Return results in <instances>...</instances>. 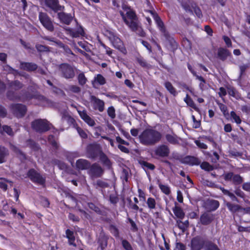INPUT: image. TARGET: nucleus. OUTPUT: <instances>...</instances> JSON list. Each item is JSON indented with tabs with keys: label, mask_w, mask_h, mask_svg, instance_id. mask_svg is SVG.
Masks as SVG:
<instances>
[{
	"label": "nucleus",
	"mask_w": 250,
	"mask_h": 250,
	"mask_svg": "<svg viewBox=\"0 0 250 250\" xmlns=\"http://www.w3.org/2000/svg\"><path fill=\"white\" fill-rule=\"evenodd\" d=\"M7 98L10 101H19L25 102L34 99L35 104L45 106L49 105V101L45 97L41 95H32L22 90L19 93L11 90H8L6 93Z\"/></svg>",
	"instance_id": "nucleus-1"
},
{
	"label": "nucleus",
	"mask_w": 250,
	"mask_h": 250,
	"mask_svg": "<svg viewBox=\"0 0 250 250\" xmlns=\"http://www.w3.org/2000/svg\"><path fill=\"white\" fill-rule=\"evenodd\" d=\"M125 13L121 11L120 14L125 24L132 31L136 32L140 36H145V33L139 26L137 18L135 13L129 8L125 9Z\"/></svg>",
	"instance_id": "nucleus-2"
},
{
	"label": "nucleus",
	"mask_w": 250,
	"mask_h": 250,
	"mask_svg": "<svg viewBox=\"0 0 250 250\" xmlns=\"http://www.w3.org/2000/svg\"><path fill=\"white\" fill-rule=\"evenodd\" d=\"M162 137V133L158 130L148 128L145 129L139 135L140 143L145 146H153L159 142Z\"/></svg>",
	"instance_id": "nucleus-3"
},
{
	"label": "nucleus",
	"mask_w": 250,
	"mask_h": 250,
	"mask_svg": "<svg viewBox=\"0 0 250 250\" xmlns=\"http://www.w3.org/2000/svg\"><path fill=\"white\" fill-rule=\"evenodd\" d=\"M58 70L61 76L66 79H72L75 75L74 67L67 63L60 64Z\"/></svg>",
	"instance_id": "nucleus-4"
},
{
	"label": "nucleus",
	"mask_w": 250,
	"mask_h": 250,
	"mask_svg": "<svg viewBox=\"0 0 250 250\" xmlns=\"http://www.w3.org/2000/svg\"><path fill=\"white\" fill-rule=\"evenodd\" d=\"M33 129L39 133L44 132L50 129L49 124L46 120L37 119L32 122Z\"/></svg>",
	"instance_id": "nucleus-5"
},
{
	"label": "nucleus",
	"mask_w": 250,
	"mask_h": 250,
	"mask_svg": "<svg viewBox=\"0 0 250 250\" xmlns=\"http://www.w3.org/2000/svg\"><path fill=\"white\" fill-rule=\"evenodd\" d=\"M9 109L12 114L17 118L23 117L27 111L26 106L21 104H12L10 105Z\"/></svg>",
	"instance_id": "nucleus-6"
},
{
	"label": "nucleus",
	"mask_w": 250,
	"mask_h": 250,
	"mask_svg": "<svg viewBox=\"0 0 250 250\" xmlns=\"http://www.w3.org/2000/svg\"><path fill=\"white\" fill-rule=\"evenodd\" d=\"M102 151L99 145L90 144L86 148L87 157L92 159H96L98 157Z\"/></svg>",
	"instance_id": "nucleus-7"
},
{
	"label": "nucleus",
	"mask_w": 250,
	"mask_h": 250,
	"mask_svg": "<svg viewBox=\"0 0 250 250\" xmlns=\"http://www.w3.org/2000/svg\"><path fill=\"white\" fill-rule=\"evenodd\" d=\"M150 13L152 15L157 25V26L159 28L160 31L167 39H168V38L169 37V33L167 31L164 23L161 20L160 17L157 15V13H155L152 11H150Z\"/></svg>",
	"instance_id": "nucleus-8"
},
{
	"label": "nucleus",
	"mask_w": 250,
	"mask_h": 250,
	"mask_svg": "<svg viewBox=\"0 0 250 250\" xmlns=\"http://www.w3.org/2000/svg\"><path fill=\"white\" fill-rule=\"evenodd\" d=\"M39 18L40 22L45 29L50 32L54 31V28L52 21L46 13H40Z\"/></svg>",
	"instance_id": "nucleus-9"
},
{
	"label": "nucleus",
	"mask_w": 250,
	"mask_h": 250,
	"mask_svg": "<svg viewBox=\"0 0 250 250\" xmlns=\"http://www.w3.org/2000/svg\"><path fill=\"white\" fill-rule=\"evenodd\" d=\"M27 176L35 183L40 185H42L45 183V177L42 176L34 169H31L28 171Z\"/></svg>",
	"instance_id": "nucleus-10"
},
{
	"label": "nucleus",
	"mask_w": 250,
	"mask_h": 250,
	"mask_svg": "<svg viewBox=\"0 0 250 250\" xmlns=\"http://www.w3.org/2000/svg\"><path fill=\"white\" fill-rule=\"evenodd\" d=\"M109 39L115 48L119 50L124 54L126 53V50L124 47L122 41L116 34L111 33Z\"/></svg>",
	"instance_id": "nucleus-11"
},
{
	"label": "nucleus",
	"mask_w": 250,
	"mask_h": 250,
	"mask_svg": "<svg viewBox=\"0 0 250 250\" xmlns=\"http://www.w3.org/2000/svg\"><path fill=\"white\" fill-rule=\"evenodd\" d=\"M207 241L201 236L193 238L191 241V250H200L203 246L205 247Z\"/></svg>",
	"instance_id": "nucleus-12"
},
{
	"label": "nucleus",
	"mask_w": 250,
	"mask_h": 250,
	"mask_svg": "<svg viewBox=\"0 0 250 250\" xmlns=\"http://www.w3.org/2000/svg\"><path fill=\"white\" fill-rule=\"evenodd\" d=\"M93 108L99 112H103L104 109V102L94 95L90 96V98Z\"/></svg>",
	"instance_id": "nucleus-13"
},
{
	"label": "nucleus",
	"mask_w": 250,
	"mask_h": 250,
	"mask_svg": "<svg viewBox=\"0 0 250 250\" xmlns=\"http://www.w3.org/2000/svg\"><path fill=\"white\" fill-rule=\"evenodd\" d=\"M88 173L92 177H98L102 175L103 170L99 165L94 164L91 166Z\"/></svg>",
	"instance_id": "nucleus-14"
},
{
	"label": "nucleus",
	"mask_w": 250,
	"mask_h": 250,
	"mask_svg": "<svg viewBox=\"0 0 250 250\" xmlns=\"http://www.w3.org/2000/svg\"><path fill=\"white\" fill-rule=\"evenodd\" d=\"M214 216L213 214L205 212L200 216V222L203 225H208L210 224L214 220Z\"/></svg>",
	"instance_id": "nucleus-15"
},
{
	"label": "nucleus",
	"mask_w": 250,
	"mask_h": 250,
	"mask_svg": "<svg viewBox=\"0 0 250 250\" xmlns=\"http://www.w3.org/2000/svg\"><path fill=\"white\" fill-rule=\"evenodd\" d=\"M66 31L68 34H69L73 38H77L84 35V31L82 27L79 26L75 29H71L68 28Z\"/></svg>",
	"instance_id": "nucleus-16"
},
{
	"label": "nucleus",
	"mask_w": 250,
	"mask_h": 250,
	"mask_svg": "<svg viewBox=\"0 0 250 250\" xmlns=\"http://www.w3.org/2000/svg\"><path fill=\"white\" fill-rule=\"evenodd\" d=\"M78 112L81 118L89 126H93L95 125V122L94 120L87 115L86 110H78Z\"/></svg>",
	"instance_id": "nucleus-17"
},
{
	"label": "nucleus",
	"mask_w": 250,
	"mask_h": 250,
	"mask_svg": "<svg viewBox=\"0 0 250 250\" xmlns=\"http://www.w3.org/2000/svg\"><path fill=\"white\" fill-rule=\"evenodd\" d=\"M155 153L157 155L161 157H167L169 153L168 147L165 145H162L157 147L155 150Z\"/></svg>",
	"instance_id": "nucleus-18"
},
{
	"label": "nucleus",
	"mask_w": 250,
	"mask_h": 250,
	"mask_svg": "<svg viewBox=\"0 0 250 250\" xmlns=\"http://www.w3.org/2000/svg\"><path fill=\"white\" fill-rule=\"evenodd\" d=\"M90 167V163L83 159H78L76 162V167L78 170H85Z\"/></svg>",
	"instance_id": "nucleus-19"
},
{
	"label": "nucleus",
	"mask_w": 250,
	"mask_h": 250,
	"mask_svg": "<svg viewBox=\"0 0 250 250\" xmlns=\"http://www.w3.org/2000/svg\"><path fill=\"white\" fill-rule=\"evenodd\" d=\"M45 3L47 6L55 12L62 10V6L59 5L58 0H45Z\"/></svg>",
	"instance_id": "nucleus-20"
},
{
	"label": "nucleus",
	"mask_w": 250,
	"mask_h": 250,
	"mask_svg": "<svg viewBox=\"0 0 250 250\" xmlns=\"http://www.w3.org/2000/svg\"><path fill=\"white\" fill-rule=\"evenodd\" d=\"M20 67L21 69L27 71H33L36 70L38 66L36 63L33 62H21Z\"/></svg>",
	"instance_id": "nucleus-21"
},
{
	"label": "nucleus",
	"mask_w": 250,
	"mask_h": 250,
	"mask_svg": "<svg viewBox=\"0 0 250 250\" xmlns=\"http://www.w3.org/2000/svg\"><path fill=\"white\" fill-rule=\"evenodd\" d=\"M106 83L105 79L101 75L97 74L92 82V85L95 88H97L99 85H102Z\"/></svg>",
	"instance_id": "nucleus-22"
},
{
	"label": "nucleus",
	"mask_w": 250,
	"mask_h": 250,
	"mask_svg": "<svg viewBox=\"0 0 250 250\" xmlns=\"http://www.w3.org/2000/svg\"><path fill=\"white\" fill-rule=\"evenodd\" d=\"M200 162L198 158L193 156H188L183 159V163L189 165H198Z\"/></svg>",
	"instance_id": "nucleus-23"
},
{
	"label": "nucleus",
	"mask_w": 250,
	"mask_h": 250,
	"mask_svg": "<svg viewBox=\"0 0 250 250\" xmlns=\"http://www.w3.org/2000/svg\"><path fill=\"white\" fill-rule=\"evenodd\" d=\"M101 162L105 166L110 167L111 165L110 160L107 157L106 155L102 151L98 156Z\"/></svg>",
	"instance_id": "nucleus-24"
},
{
	"label": "nucleus",
	"mask_w": 250,
	"mask_h": 250,
	"mask_svg": "<svg viewBox=\"0 0 250 250\" xmlns=\"http://www.w3.org/2000/svg\"><path fill=\"white\" fill-rule=\"evenodd\" d=\"M58 18L63 23L69 24L72 19V16L69 14L64 13H59L58 14Z\"/></svg>",
	"instance_id": "nucleus-25"
},
{
	"label": "nucleus",
	"mask_w": 250,
	"mask_h": 250,
	"mask_svg": "<svg viewBox=\"0 0 250 250\" xmlns=\"http://www.w3.org/2000/svg\"><path fill=\"white\" fill-rule=\"evenodd\" d=\"M65 234L66 238L68 239L69 244L76 247L77 245L75 243V237L74 235V232L69 229H67L65 231Z\"/></svg>",
	"instance_id": "nucleus-26"
},
{
	"label": "nucleus",
	"mask_w": 250,
	"mask_h": 250,
	"mask_svg": "<svg viewBox=\"0 0 250 250\" xmlns=\"http://www.w3.org/2000/svg\"><path fill=\"white\" fill-rule=\"evenodd\" d=\"M207 208L210 211L215 210L219 206V202L215 200H210L206 203Z\"/></svg>",
	"instance_id": "nucleus-27"
},
{
	"label": "nucleus",
	"mask_w": 250,
	"mask_h": 250,
	"mask_svg": "<svg viewBox=\"0 0 250 250\" xmlns=\"http://www.w3.org/2000/svg\"><path fill=\"white\" fill-rule=\"evenodd\" d=\"M9 155V152L7 148L4 146H0V164L6 161V158Z\"/></svg>",
	"instance_id": "nucleus-28"
},
{
	"label": "nucleus",
	"mask_w": 250,
	"mask_h": 250,
	"mask_svg": "<svg viewBox=\"0 0 250 250\" xmlns=\"http://www.w3.org/2000/svg\"><path fill=\"white\" fill-rule=\"evenodd\" d=\"M230 54L226 49L220 48L218 50V56L222 60H225Z\"/></svg>",
	"instance_id": "nucleus-29"
},
{
	"label": "nucleus",
	"mask_w": 250,
	"mask_h": 250,
	"mask_svg": "<svg viewBox=\"0 0 250 250\" xmlns=\"http://www.w3.org/2000/svg\"><path fill=\"white\" fill-rule=\"evenodd\" d=\"M61 114L62 121H66L70 124H74L75 122V120L68 114L67 111L64 110Z\"/></svg>",
	"instance_id": "nucleus-30"
},
{
	"label": "nucleus",
	"mask_w": 250,
	"mask_h": 250,
	"mask_svg": "<svg viewBox=\"0 0 250 250\" xmlns=\"http://www.w3.org/2000/svg\"><path fill=\"white\" fill-rule=\"evenodd\" d=\"M8 86L9 87L18 90L22 88L23 84L18 80L11 81L9 83Z\"/></svg>",
	"instance_id": "nucleus-31"
},
{
	"label": "nucleus",
	"mask_w": 250,
	"mask_h": 250,
	"mask_svg": "<svg viewBox=\"0 0 250 250\" xmlns=\"http://www.w3.org/2000/svg\"><path fill=\"white\" fill-rule=\"evenodd\" d=\"M146 203L148 208L150 209H155L156 208V202L154 198L152 197H149L147 198Z\"/></svg>",
	"instance_id": "nucleus-32"
},
{
	"label": "nucleus",
	"mask_w": 250,
	"mask_h": 250,
	"mask_svg": "<svg viewBox=\"0 0 250 250\" xmlns=\"http://www.w3.org/2000/svg\"><path fill=\"white\" fill-rule=\"evenodd\" d=\"M166 138L171 144L175 145L178 143V137L175 134H167L166 135Z\"/></svg>",
	"instance_id": "nucleus-33"
},
{
	"label": "nucleus",
	"mask_w": 250,
	"mask_h": 250,
	"mask_svg": "<svg viewBox=\"0 0 250 250\" xmlns=\"http://www.w3.org/2000/svg\"><path fill=\"white\" fill-rule=\"evenodd\" d=\"M173 211L175 215L180 219H183L185 216V213L180 207H175L173 209Z\"/></svg>",
	"instance_id": "nucleus-34"
},
{
	"label": "nucleus",
	"mask_w": 250,
	"mask_h": 250,
	"mask_svg": "<svg viewBox=\"0 0 250 250\" xmlns=\"http://www.w3.org/2000/svg\"><path fill=\"white\" fill-rule=\"evenodd\" d=\"M2 67H3V70L8 73L13 74L14 75L19 74L18 70L13 68L12 67L10 66L9 65H7V64L3 65Z\"/></svg>",
	"instance_id": "nucleus-35"
},
{
	"label": "nucleus",
	"mask_w": 250,
	"mask_h": 250,
	"mask_svg": "<svg viewBox=\"0 0 250 250\" xmlns=\"http://www.w3.org/2000/svg\"><path fill=\"white\" fill-rule=\"evenodd\" d=\"M165 86L166 89L171 94L175 96L177 94V92L175 88L173 86L172 84L169 82H166L165 84Z\"/></svg>",
	"instance_id": "nucleus-36"
},
{
	"label": "nucleus",
	"mask_w": 250,
	"mask_h": 250,
	"mask_svg": "<svg viewBox=\"0 0 250 250\" xmlns=\"http://www.w3.org/2000/svg\"><path fill=\"white\" fill-rule=\"evenodd\" d=\"M158 186L163 193L167 195L170 194L171 190L170 188L168 186L163 185L161 183H159Z\"/></svg>",
	"instance_id": "nucleus-37"
},
{
	"label": "nucleus",
	"mask_w": 250,
	"mask_h": 250,
	"mask_svg": "<svg viewBox=\"0 0 250 250\" xmlns=\"http://www.w3.org/2000/svg\"><path fill=\"white\" fill-rule=\"evenodd\" d=\"M228 209L232 212H235L238 211L240 208V206L238 205L233 204L229 202L226 204Z\"/></svg>",
	"instance_id": "nucleus-38"
},
{
	"label": "nucleus",
	"mask_w": 250,
	"mask_h": 250,
	"mask_svg": "<svg viewBox=\"0 0 250 250\" xmlns=\"http://www.w3.org/2000/svg\"><path fill=\"white\" fill-rule=\"evenodd\" d=\"M205 249V250H220L216 245L208 241L206 242Z\"/></svg>",
	"instance_id": "nucleus-39"
},
{
	"label": "nucleus",
	"mask_w": 250,
	"mask_h": 250,
	"mask_svg": "<svg viewBox=\"0 0 250 250\" xmlns=\"http://www.w3.org/2000/svg\"><path fill=\"white\" fill-rule=\"evenodd\" d=\"M137 62L140 64V65L144 68H149L151 66V65L147 63L146 61L143 58L140 57L137 58Z\"/></svg>",
	"instance_id": "nucleus-40"
},
{
	"label": "nucleus",
	"mask_w": 250,
	"mask_h": 250,
	"mask_svg": "<svg viewBox=\"0 0 250 250\" xmlns=\"http://www.w3.org/2000/svg\"><path fill=\"white\" fill-rule=\"evenodd\" d=\"M177 223L178 227L180 229L182 230L183 231H185L188 227L189 222L188 220H186L184 222L181 221H177Z\"/></svg>",
	"instance_id": "nucleus-41"
},
{
	"label": "nucleus",
	"mask_w": 250,
	"mask_h": 250,
	"mask_svg": "<svg viewBox=\"0 0 250 250\" xmlns=\"http://www.w3.org/2000/svg\"><path fill=\"white\" fill-rule=\"evenodd\" d=\"M200 167L202 169L208 171H210L213 169V167L207 162L202 163L200 165Z\"/></svg>",
	"instance_id": "nucleus-42"
},
{
	"label": "nucleus",
	"mask_w": 250,
	"mask_h": 250,
	"mask_svg": "<svg viewBox=\"0 0 250 250\" xmlns=\"http://www.w3.org/2000/svg\"><path fill=\"white\" fill-rule=\"evenodd\" d=\"M78 80L79 83L81 85H83L87 82V79L83 73H81L78 75Z\"/></svg>",
	"instance_id": "nucleus-43"
},
{
	"label": "nucleus",
	"mask_w": 250,
	"mask_h": 250,
	"mask_svg": "<svg viewBox=\"0 0 250 250\" xmlns=\"http://www.w3.org/2000/svg\"><path fill=\"white\" fill-rule=\"evenodd\" d=\"M192 8L195 14L199 18H201L203 17L201 9L196 6L195 4H192Z\"/></svg>",
	"instance_id": "nucleus-44"
},
{
	"label": "nucleus",
	"mask_w": 250,
	"mask_h": 250,
	"mask_svg": "<svg viewBox=\"0 0 250 250\" xmlns=\"http://www.w3.org/2000/svg\"><path fill=\"white\" fill-rule=\"evenodd\" d=\"M232 182L235 185H239L243 182V178L238 174H234Z\"/></svg>",
	"instance_id": "nucleus-45"
},
{
	"label": "nucleus",
	"mask_w": 250,
	"mask_h": 250,
	"mask_svg": "<svg viewBox=\"0 0 250 250\" xmlns=\"http://www.w3.org/2000/svg\"><path fill=\"white\" fill-rule=\"evenodd\" d=\"M184 101L187 103V104L190 106L191 107H192L194 108L195 107V104L193 101V100L188 96V95L187 94L186 97L184 99Z\"/></svg>",
	"instance_id": "nucleus-46"
},
{
	"label": "nucleus",
	"mask_w": 250,
	"mask_h": 250,
	"mask_svg": "<svg viewBox=\"0 0 250 250\" xmlns=\"http://www.w3.org/2000/svg\"><path fill=\"white\" fill-rule=\"evenodd\" d=\"M228 92L230 96L235 98H238L239 96L236 90L233 87H230L228 88Z\"/></svg>",
	"instance_id": "nucleus-47"
},
{
	"label": "nucleus",
	"mask_w": 250,
	"mask_h": 250,
	"mask_svg": "<svg viewBox=\"0 0 250 250\" xmlns=\"http://www.w3.org/2000/svg\"><path fill=\"white\" fill-rule=\"evenodd\" d=\"M230 116L237 124H240L241 123L240 117L237 115L234 111L230 112Z\"/></svg>",
	"instance_id": "nucleus-48"
},
{
	"label": "nucleus",
	"mask_w": 250,
	"mask_h": 250,
	"mask_svg": "<svg viewBox=\"0 0 250 250\" xmlns=\"http://www.w3.org/2000/svg\"><path fill=\"white\" fill-rule=\"evenodd\" d=\"M68 90L75 93H78L80 92L81 89L79 86L77 85H71L68 86Z\"/></svg>",
	"instance_id": "nucleus-49"
},
{
	"label": "nucleus",
	"mask_w": 250,
	"mask_h": 250,
	"mask_svg": "<svg viewBox=\"0 0 250 250\" xmlns=\"http://www.w3.org/2000/svg\"><path fill=\"white\" fill-rule=\"evenodd\" d=\"M76 129L79 133V135L83 139H85L87 137V134L86 132L81 127L79 126H76Z\"/></svg>",
	"instance_id": "nucleus-50"
},
{
	"label": "nucleus",
	"mask_w": 250,
	"mask_h": 250,
	"mask_svg": "<svg viewBox=\"0 0 250 250\" xmlns=\"http://www.w3.org/2000/svg\"><path fill=\"white\" fill-rule=\"evenodd\" d=\"M108 115L111 118L114 119L116 116L115 110L113 106H110L108 107L107 109Z\"/></svg>",
	"instance_id": "nucleus-51"
},
{
	"label": "nucleus",
	"mask_w": 250,
	"mask_h": 250,
	"mask_svg": "<svg viewBox=\"0 0 250 250\" xmlns=\"http://www.w3.org/2000/svg\"><path fill=\"white\" fill-rule=\"evenodd\" d=\"M129 173L128 170L126 169H123L122 171L121 178L126 182L127 181Z\"/></svg>",
	"instance_id": "nucleus-52"
},
{
	"label": "nucleus",
	"mask_w": 250,
	"mask_h": 250,
	"mask_svg": "<svg viewBox=\"0 0 250 250\" xmlns=\"http://www.w3.org/2000/svg\"><path fill=\"white\" fill-rule=\"evenodd\" d=\"M79 154L78 152H71L70 153L67 157L69 161V162L71 163V165L73 166V159L77 157H79Z\"/></svg>",
	"instance_id": "nucleus-53"
},
{
	"label": "nucleus",
	"mask_w": 250,
	"mask_h": 250,
	"mask_svg": "<svg viewBox=\"0 0 250 250\" xmlns=\"http://www.w3.org/2000/svg\"><path fill=\"white\" fill-rule=\"evenodd\" d=\"M123 247L125 250H133L130 243L126 240H123L122 242Z\"/></svg>",
	"instance_id": "nucleus-54"
},
{
	"label": "nucleus",
	"mask_w": 250,
	"mask_h": 250,
	"mask_svg": "<svg viewBox=\"0 0 250 250\" xmlns=\"http://www.w3.org/2000/svg\"><path fill=\"white\" fill-rule=\"evenodd\" d=\"M182 6L186 12L190 13L191 14L193 13V8H192V5L190 6L188 4L185 3L182 4Z\"/></svg>",
	"instance_id": "nucleus-55"
},
{
	"label": "nucleus",
	"mask_w": 250,
	"mask_h": 250,
	"mask_svg": "<svg viewBox=\"0 0 250 250\" xmlns=\"http://www.w3.org/2000/svg\"><path fill=\"white\" fill-rule=\"evenodd\" d=\"M60 46L62 48L65 52L67 54L74 55L71 49L67 46H65L64 44L60 42Z\"/></svg>",
	"instance_id": "nucleus-56"
},
{
	"label": "nucleus",
	"mask_w": 250,
	"mask_h": 250,
	"mask_svg": "<svg viewBox=\"0 0 250 250\" xmlns=\"http://www.w3.org/2000/svg\"><path fill=\"white\" fill-rule=\"evenodd\" d=\"M234 174L232 172H229L224 175V179L228 181H232Z\"/></svg>",
	"instance_id": "nucleus-57"
},
{
	"label": "nucleus",
	"mask_w": 250,
	"mask_h": 250,
	"mask_svg": "<svg viewBox=\"0 0 250 250\" xmlns=\"http://www.w3.org/2000/svg\"><path fill=\"white\" fill-rule=\"evenodd\" d=\"M10 148L16 154H20L24 156V154L22 153V152L16 146L13 145H11Z\"/></svg>",
	"instance_id": "nucleus-58"
},
{
	"label": "nucleus",
	"mask_w": 250,
	"mask_h": 250,
	"mask_svg": "<svg viewBox=\"0 0 250 250\" xmlns=\"http://www.w3.org/2000/svg\"><path fill=\"white\" fill-rule=\"evenodd\" d=\"M36 48L39 51H41H41H47L48 50V47L43 45H41V44H37L36 45Z\"/></svg>",
	"instance_id": "nucleus-59"
},
{
	"label": "nucleus",
	"mask_w": 250,
	"mask_h": 250,
	"mask_svg": "<svg viewBox=\"0 0 250 250\" xmlns=\"http://www.w3.org/2000/svg\"><path fill=\"white\" fill-rule=\"evenodd\" d=\"M3 130L9 135H12L13 132L11 128L7 125H4L3 126Z\"/></svg>",
	"instance_id": "nucleus-60"
},
{
	"label": "nucleus",
	"mask_w": 250,
	"mask_h": 250,
	"mask_svg": "<svg viewBox=\"0 0 250 250\" xmlns=\"http://www.w3.org/2000/svg\"><path fill=\"white\" fill-rule=\"evenodd\" d=\"M7 115V111L5 108L0 104V117L4 118Z\"/></svg>",
	"instance_id": "nucleus-61"
},
{
	"label": "nucleus",
	"mask_w": 250,
	"mask_h": 250,
	"mask_svg": "<svg viewBox=\"0 0 250 250\" xmlns=\"http://www.w3.org/2000/svg\"><path fill=\"white\" fill-rule=\"evenodd\" d=\"M28 144L32 149H34L35 150L39 149V146L34 141L29 140L28 141Z\"/></svg>",
	"instance_id": "nucleus-62"
},
{
	"label": "nucleus",
	"mask_w": 250,
	"mask_h": 250,
	"mask_svg": "<svg viewBox=\"0 0 250 250\" xmlns=\"http://www.w3.org/2000/svg\"><path fill=\"white\" fill-rule=\"evenodd\" d=\"M196 145L200 148H203V149H207L208 146L205 143L201 142L200 141H195Z\"/></svg>",
	"instance_id": "nucleus-63"
},
{
	"label": "nucleus",
	"mask_w": 250,
	"mask_h": 250,
	"mask_svg": "<svg viewBox=\"0 0 250 250\" xmlns=\"http://www.w3.org/2000/svg\"><path fill=\"white\" fill-rule=\"evenodd\" d=\"M185 246L181 243H177L175 250H185Z\"/></svg>",
	"instance_id": "nucleus-64"
}]
</instances>
